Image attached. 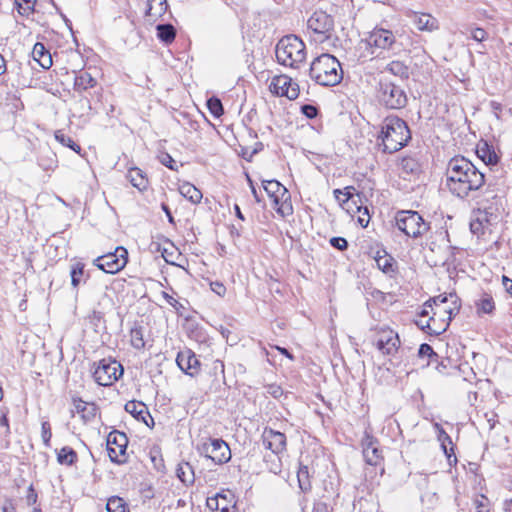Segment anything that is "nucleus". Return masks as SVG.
Returning a JSON list of instances; mask_svg holds the SVG:
<instances>
[{
    "instance_id": "f257e3e1",
    "label": "nucleus",
    "mask_w": 512,
    "mask_h": 512,
    "mask_svg": "<svg viewBox=\"0 0 512 512\" xmlns=\"http://www.w3.org/2000/svg\"><path fill=\"white\" fill-rule=\"evenodd\" d=\"M485 184L484 174L468 159L456 156L446 168V186L460 199H466Z\"/></svg>"
},
{
    "instance_id": "f03ea898",
    "label": "nucleus",
    "mask_w": 512,
    "mask_h": 512,
    "mask_svg": "<svg viewBox=\"0 0 512 512\" xmlns=\"http://www.w3.org/2000/svg\"><path fill=\"white\" fill-rule=\"evenodd\" d=\"M379 138L384 152L395 153L406 146L411 139V133L404 120L397 116H388L382 122Z\"/></svg>"
},
{
    "instance_id": "7ed1b4c3",
    "label": "nucleus",
    "mask_w": 512,
    "mask_h": 512,
    "mask_svg": "<svg viewBox=\"0 0 512 512\" xmlns=\"http://www.w3.org/2000/svg\"><path fill=\"white\" fill-rule=\"evenodd\" d=\"M309 74L312 80L322 86L337 85L343 78L340 62L328 53H323L312 61Z\"/></svg>"
},
{
    "instance_id": "20e7f679",
    "label": "nucleus",
    "mask_w": 512,
    "mask_h": 512,
    "mask_svg": "<svg viewBox=\"0 0 512 512\" xmlns=\"http://www.w3.org/2000/svg\"><path fill=\"white\" fill-rule=\"evenodd\" d=\"M275 54L279 64L298 68L306 59V47L296 35H287L277 43Z\"/></svg>"
},
{
    "instance_id": "39448f33",
    "label": "nucleus",
    "mask_w": 512,
    "mask_h": 512,
    "mask_svg": "<svg viewBox=\"0 0 512 512\" xmlns=\"http://www.w3.org/2000/svg\"><path fill=\"white\" fill-rule=\"evenodd\" d=\"M456 298L453 294L449 296L439 295L432 298L435 306V308H432V317H436V322L440 321L439 326L433 327L434 335L445 332L452 318L458 314L460 307Z\"/></svg>"
},
{
    "instance_id": "423d86ee",
    "label": "nucleus",
    "mask_w": 512,
    "mask_h": 512,
    "mask_svg": "<svg viewBox=\"0 0 512 512\" xmlns=\"http://www.w3.org/2000/svg\"><path fill=\"white\" fill-rule=\"evenodd\" d=\"M397 228L408 237L417 238L422 236L429 225L416 211H399L395 216Z\"/></svg>"
},
{
    "instance_id": "0eeeda50",
    "label": "nucleus",
    "mask_w": 512,
    "mask_h": 512,
    "mask_svg": "<svg viewBox=\"0 0 512 512\" xmlns=\"http://www.w3.org/2000/svg\"><path fill=\"white\" fill-rule=\"evenodd\" d=\"M263 187L268 196L272 199L274 208L281 216H289L293 213L290 203V194L286 187L277 180H263Z\"/></svg>"
},
{
    "instance_id": "6e6552de",
    "label": "nucleus",
    "mask_w": 512,
    "mask_h": 512,
    "mask_svg": "<svg viewBox=\"0 0 512 512\" xmlns=\"http://www.w3.org/2000/svg\"><path fill=\"white\" fill-rule=\"evenodd\" d=\"M395 42V36L390 30L376 29L372 31L368 38L362 39L358 43V50H364L360 57H367L374 54L373 47L380 49H389Z\"/></svg>"
},
{
    "instance_id": "1a4fd4ad",
    "label": "nucleus",
    "mask_w": 512,
    "mask_h": 512,
    "mask_svg": "<svg viewBox=\"0 0 512 512\" xmlns=\"http://www.w3.org/2000/svg\"><path fill=\"white\" fill-rule=\"evenodd\" d=\"M378 98L390 109H401L407 104V96L403 88L386 80H382L379 84Z\"/></svg>"
},
{
    "instance_id": "9d476101",
    "label": "nucleus",
    "mask_w": 512,
    "mask_h": 512,
    "mask_svg": "<svg viewBox=\"0 0 512 512\" xmlns=\"http://www.w3.org/2000/svg\"><path fill=\"white\" fill-rule=\"evenodd\" d=\"M308 29L314 34V40L324 42L331 38L334 30V19L324 11H315L307 21Z\"/></svg>"
},
{
    "instance_id": "9b49d317",
    "label": "nucleus",
    "mask_w": 512,
    "mask_h": 512,
    "mask_svg": "<svg viewBox=\"0 0 512 512\" xmlns=\"http://www.w3.org/2000/svg\"><path fill=\"white\" fill-rule=\"evenodd\" d=\"M127 262L128 252L124 247L119 246L114 252L97 257L93 264L105 273L116 274L126 266Z\"/></svg>"
},
{
    "instance_id": "f8f14e48",
    "label": "nucleus",
    "mask_w": 512,
    "mask_h": 512,
    "mask_svg": "<svg viewBox=\"0 0 512 512\" xmlns=\"http://www.w3.org/2000/svg\"><path fill=\"white\" fill-rule=\"evenodd\" d=\"M123 374L122 365L114 359H102L99 361L93 376L101 386H110Z\"/></svg>"
},
{
    "instance_id": "ddd939ff",
    "label": "nucleus",
    "mask_w": 512,
    "mask_h": 512,
    "mask_svg": "<svg viewBox=\"0 0 512 512\" xmlns=\"http://www.w3.org/2000/svg\"><path fill=\"white\" fill-rule=\"evenodd\" d=\"M128 438L125 433L114 430L106 439V447L110 460L117 464L126 462Z\"/></svg>"
},
{
    "instance_id": "4468645a",
    "label": "nucleus",
    "mask_w": 512,
    "mask_h": 512,
    "mask_svg": "<svg viewBox=\"0 0 512 512\" xmlns=\"http://www.w3.org/2000/svg\"><path fill=\"white\" fill-rule=\"evenodd\" d=\"M201 454L211 459L215 464H224L231 459L228 444L222 439H209L199 448Z\"/></svg>"
},
{
    "instance_id": "2eb2a0df",
    "label": "nucleus",
    "mask_w": 512,
    "mask_h": 512,
    "mask_svg": "<svg viewBox=\"0 0 512 512\" xmlns=\"http://www.w3.org/2000/svg\"><path fill=\"white\" fill-rule=\"evenodd\" d=\"M374 343L383 355L388 356H394L400 348L398 334L388 327H381L377 330Z\"/></svg>"
},
{
    "instance_id": "dca6fc26",
    "label": "nucleus",
    "mask_w": 512,
    "mask_h": 512,
    "mask_svg": "<svg viewBox=\"0 0 512 512\" xmlns=\"http://www.w3.org/2000/svg\"><path fill=\"white\" fill-rule=\"evenodd\" d=\"M269 91L276 96L294 100L299 95V85L287 75H277L271 79Z\"/></svg>"
},
{
    "instance_id": "f3484780",
    "label": "nucleus",
    "mask_w": 512,
    "mask_h": 512,
    "mask_svg": "<svg viewBox=\"0 0 512 512\" xmlns=\"http://www.w3.org/2000/svg\"><path fill=\"white\" fill-rule=\"evenodd\" d=\"M362 454L365 462L369 465L376 466L382 460L381 451L379 450L378 440L365 432L364 438L361 441Z\"/></svg>"
},
{
    "instance_id": "a211bd4d",
    "label": "nucleus",
    "mask_w": 512,
    "mask_h": 512,
    "mask_svg": "<svg viewBox=\"0 0 512 512\" xmlns=\"http://www.w3.org/2000/svg\"><path fill=\"white\" fill-rule=\"evenodd\" d=\"M263 445L266 449L275 454H280L286 450V436L284 433L266 427L262 433Z\"/></svg>"
},
{
    "instance_id": "6ab92c4d",
    "label": "nucleus",
    "mask_w": 512,
    "mask_h": 512,
    "mask_svg": "<svg viewBox=\"0 0 512 512\" xmlns=\"http://www.w3.org/2000/svg\"><path fill=\"white\" fill-rule=\"evenodd\" d=\"M176 362L179 368L187 375L194 376L199 372L200 361L191 350L179 352Z\"/></svg>"
},
{
    "instance_id": "aec40b11",
    "label": "nucleus",
    "mask_w": 512,
    "mask_h": 512,
    "mask_svg": "<svg viewBox=\"0 0 512 512\" xmlns=\"http://www.w3.org/2000/svg\"><path fill=\"white\" fill-rule=\"evenodd\" d=\"M207 506L212 510L230 512L231 508H235L234 495L230 491L218 493L207 499Z\"/></svg>"
},
{
    "instance_id": "412c9836",
    "label": "nucleus",
    "mask_w": 512,
    "mask_h": 512,
    "mask_svg": "<svg viewBox=\"0 0 512 512\" xmlns=\"http://www.w3.org/2000/svg\"><path fill=\"white\" fill-rule=\"evenodd\" d=\"M413 24L420 31L433 32L439 29L438 20L428 13L413 12L411 14Z\"/></svg>"
},
{
    "instance_id": "4be33fe9",
    "label": "nucleus",
    "mask_w": 512,
    "mask_h": 512,
    "mask_svg": "<svg viewBox=\"0 0 512 512\" xmlns=\"http://www.w3.org/2000/svg\"><path fill=\"white\" fill-rule=\"evenodd\" d=\"M125 411L131 414L134 418L139 421H142L147 426H150L149 420L152 425L154 424L153 418L151 417L147 406L140 401H128L125 404Z\"/></svg>"
},
{
    "instance_id": "5701e85b",
    "label": "nucleus",
    "mask_w": 512,
    "mask_h": 512,
    "mask_svg": "<svg viewBox=\"0 0 512 512\" xmlns=\"http://www.w3.org/2000/svg\"><path fill=\"white\" fill-rule=\"evenodd\" d=\"M73 405L76 413H78L84 422H89L95 418L97 407L94 403L85 402L82 399H73Z\"/></svg>"
},
{
    "instance_id": "b1692460",
    "label": "nucleus",
    "mask_w": 512,
    "mask_h": 512,
    "mask_svg": "<svg viewBox=\"0 0 512 512\" xmlns=\"http://www.w3.org/2000/svg\"><path fill=\"white\" fill-rule=\"evenodd\" d=\"M127 179L132 186L137 188L140 192H143L148 188V178L138 167H132L128 170Z\"/></svg>"
},
{
    "instance_id": "393cba45",
    "label": "nucleus",
    "mask_w": 512,
    "mask_h": 512,
    "mask_svg": "<svg viewBox=\"0 0 512 512\" xmlns=\"http://www.w3.org/2000/svg\"><path fill=\"white\" fill-rule=\"evenodd\" d=\"M32 56L42 68L49 69L52 66L51 54L45 48L44 44L37 42L33 47Z\"/></svg>"
},
{
    "instance_id": "a878e982",
    "label": "nucleus",
    "mask_w": 512,
    "mask_h": 512,
    "mask_svg": "<svg viewBox=\"0 0 512 512\" xmlns=\"http://www.w3.org/2000/svg\"><path fill=\"white\" fill-rule=\"evenodd\" d=\"M176 476L186 486L193 485L195 482L194 469L189 462H181L178 464Z\"/></svg>"
},
{
    "instance_id": "bb28decb",
    "label": "nucleus",
    "mask_w": 512,
    "mask_h": 512,
    "mask_svg": "<svg viewBox=\"0 0 512 512\" xmlns=\"http://www.w3.org/2000/svg\"><path fill=\"white\" fill-rule=\"evenodd\" d=\"M179 193L193 204L200 203L203 197L202 192L189 182L179 185Z\"/></svg>"
},
{
    "instance_id": "cd10ccee",
    "label": "nucleus",
    "mask_w": 512,
    "mask_h": 512,
    "mask_svg": "<svg viewBox=\"0 0 512 512\" xmlns=\"http://www.w3.org/2000/svg\"><path fill=\"white\" fill-rule=\"evenodd\" d=\"M97 81L91 76L90 73L83 71L75 77L74 88L78 92L86 91L89 88L95 87Z\"/></svg>"
},
{
    "instance_id": "c85d7f7f",
    "label": "nucleus",
    "mask_w": 512,
    "mask_h": 512,
    "mask_svg": "<svg viewBox=\"0 0 512 512\" xmlns=\"http://www.w3.org/2000/svg\"><path fill=\"white\" fill-rule=\"evenodd\" d=\"M157 37L165 44H170L176 37V29L172 24H158L156 26Z\"/></svg>"
},
{
    "instance_id": "c756f323",
    "label": "nucleus",
    "mask_w": 512,
    "mask_h": 512,
    "mask_svg": "<svg viewBox=\"0 0 512 512\" xmlns=\"http://www.w3.org/2000/svg\"><path fill=\"white\" fill-rule=\"evenodd\" d=\"M168 8L166 0H147V11L146 14L157 18L161 17Z\"/></svg>"
},
{
    "instance_id": "7c9ffc66",
    "label": "nucleus",
    "mask_w": 512,
    "mask_h": 512,
    "mask_svg": "<svg viewBox=\"0 0 512 512\" xmlns=\"http://www.w3.org/2000/svg\"><path fill=\"white\" fill-rule=\"evenodd\" d=\"M78 460L77 453L71 447L65 446L57 452V461L61 465L71 466Z\"/></svg>"
},
{
    "instance_id": "2f4dec72",
    "label": "nucleus",
    "mask_w": 512,
    "mask_h": 512,
    "mask_svg": "<svg viewBox=\"0 0 512 512\" xmlns=\"http://www.w3.org/2000/svg\"><path fill=\"white\" fill-rule=\"evenodd\" d=\"M478 156L483 160V162L487 165H495L499 161V157L496 152L491 149L487 143H484L482 147L477 149Z\"/></svg>"
},
{
    "instance_id": "473e14b6",
    "label": "nucleus",
    "mask_w": 512,
    "mask_h": 512,
    "mask_svg": "<svg viewBox=\"0 0 512 512\" xmlns=\"http://www.w3.org/2000/svg\"><path fill=\"white\" fill-rule=\"evenodd\" d=\"M386 71L401 79L409 77V68L401 61H392L386 66Z\"/></svg>"
},
{
    "instance_id": "72a5a7b5",
    "label": "nucleus",
    "mask_w": 512,
    "mask_h": 512,
    "mask_svg": "<svg viewBox=\"0 0 512 512\" xmlns=\"http://www.w3.org/2000/svg\"><path fill=\"white\" fill-rule=\"evenodd\" d=\"M375 262L380 270H382L386 274H390L394 272V259L388 255L385 251L383 255H377L375 257Z\"/></svg>"
},
{
    "instance_id": "f704fd0d",
    "label": "nucleus",
    "mask_w": 512,
    "mask_h": 512,
    "mask_svg": "<svg viewBox=\"0 0 512 512\" xmlns=\"http://www.w3.org/2000/svg\"><path fill=\"white\" fill-rule=\"evenodd\" d=\"M334 196L339 205L349 213V200L352 198L351 187L347 186L344 189H335Z\"/></svg>"
},
{
    "instance_id": "c9c22d12",
    "label": "nucleus",
    "mask_w": 512,
    "mask_h": 512,
    "mask_svg": "<svg viewBox=\"0 0 512 512\" xmlns=\"http://www.w3.org/2000/svg\"><path fill=\"white\" fill-rule=\"evenodd\" d=\"M106 509L108 512H129L125 501L117 496L108 499Z\"/></svg>"
},
{
    "instance_id": "e433bc0d",
    "label": "nucleus",
    "mask_w": 512,
    "mask_h": 512,
    "mask_svg": "<svg viewBox=\"0 0 512 512\" xmlns=\"http://www.w3.org/2000/svg\"><path fill=\"white\" fill-rule=\"evenodd\" d=\"M130 342L135 349H143L145 347L144 332L142 327L132 328L130 331Z\"/></svg>"
},
{
    "instance_id": "4c0bfd02",
    "label": "nucleus",
    "mask_w": 512,
    "mask_h": 512,
    "mask_svg": "<svg viewBox=\"0 0 512 512\" xmlns=\"http://www.w3.org/2000/svg\"><path fill=\"white\" fill-rule=\"evenodd\" d=\"M476 305L479 312L487 314L491 313L495 308L492 296L486 293L481 296Z\"/></svg>"
},
{
    "instance_id": "58836bf2",
    "label": "nucleus",
    "mask_w": 512,
    "mask_h": 512,
    "mask_svg": "<svg viewBox=\"0 0 512 512\" xmlns=\"http://www.w3.org/2000/svg\"><path fill=\"white\" fill-rule=\"evenodd\" d=\"M401 169L407 174H415L420 171V164L413 157H404L400 163Z\"/></svg>"
},
{
    "instance_id": "ea45409f",
    "label": "nucleus",
    "mask_w": 512,
    "mask_h": 512,
    "mask_svg": "<svg viewBox=\"0 0 512 512\" xmlns=\"http://www.w3.org/2000/svg\"><path fill=\"white\" fill-rule=\"evenodd\" d=\"M37 0H15V5L19 14L28 16L34 11Z\"/></svg>"
},
{
    "instance_id": "a19ab883",
    "label": "nucleus",
    "mask_w": 512,
    "mask_h": 512,
    "mask_svg": "<svg viewBox=\"0 0 512 512\" xmlns=\"http://www.w3.org/2000/svg\"><path fill=\"white\" fill-rule=\"evenodd\" d=\"M207 108L214 117H220L224 113L222 102L217 97H211L207 100Z\"/></svg>"
},
{
    "instance_id": "79ce46f5",
    "label": "nucleus",
    "mask_w": 512,
    "mask_h": 512,
    "mask_svg": "<svg viewBox=\"0 0 512 512\" xmlns=\"http://www.w3.org/2000/svg\"><path fill=\"white\" fill-rule=\"evenodd\" d=\"M297 478L299 482V487L303 492H307L311 489V483L309 481V475H308V467L302 466L300 467Z\"/></svg>"
},
{
    "instance_id": "37998d69",
    "label": "nucleus",
    "mask_w": 512,
    "mask_h": 512,
    "mask_svg": "<svg viewBox=\"0 0 512 512\" xmlns=\"http://www.w3.org/2000/svg\"><path fill=\"white\" fill-rule=\"evenodd\" d=\"M434 427L437 431V439L441 443V446L445 452V454L450 457V454L447 451V443L452 444V440L450 436L445 432V430L442 428V426L439 423H435Z\"/></svg>"
},
{
    "instance_id": "c03bdc74",
    "label": "nucleus",
    "mask_w": 512,
    "mask_h": 512,
    "mask_svg": "<svg viewBox=\"0 0 512 512\" xmlns=\"http://www.w3.org/2000/svg\"><path fill=\"white\" fill-rule=\"evenodd\" d=\"M55 139L61 143L62 145L66 146V147H69L70 149H72L73 151H75L76 153H80L81 151V147L80 145H78L77 143H75L71 137L65 135L64 133H62L61 131H57L55 133Z\"/></svg>"
},
{
    "instance_id": "a18cd8bd",
    "label": "nucleus",
    "mask_w": 512,
    "mask_h": 512,
    "mask_svg": "<svg viewBox=\"0 0 512 512\" xmlns=\"http://www.w3.org/2000/svg\"><path fill=\"white\" fill-rule=\"evenodd\" d=\"M84 274V264L81 262H77L71 268L70 276H71V284L74 288H76L80 281L81 277Z\"/></svg>"
},
{
    "instance_id": "49530a36",
    "label": "nucleus",
    "mask_w": 512,
    "mask_h": 512,
    "mask_svg": "<svg viewBox=\"0 0 512 512\" xmlns=\"http://www.w3.org/2000/svg\"><path fill=\"white\" fill-rule=\"evenodd\" d=\"M417 326H419L422 330L427 331L429 334L434 335L433 327H435L436 324V317L430 316L428 319L421 318L419 316V319L416 320Z\"/></svg>"
},
{
    "instance_id": "de8ad7c7",
    "label": "nucleus",
    "mask_w": 512,
    "mask_h": 512,
    "mask_svg": "<svg viewBox=\"0 0 512 512\" xmlns=\"http://www.w3.org/2000/svg\"><path fill=\"white\" fill-rule=\"evenodd\" d=\"M358 219L357 222L363 228L367 227L370 221V214L368 207L358 206L357 207Z\"/></svg>"
},
{
    "instance_id": "09e8293b",
    "label": "nucleus",
    "mask_w": 512,
    "mask_h": 512,
    "mask_svg": "<svg viewBox=\"0 0 512 512\" xmlns=\"http://www.w3.org/2000/svg\"><path fill=\"white\" fill-rule=\"evenodd\" d=\"M475 509L477 512H489V500L484 495L478 496L474 500Z\"/></svg>"
},
{
    "instance_id": "8fccbe9b",
    "label": "nucleus",
    "mask_w": 512,
    "mask_h": 512,
    "mask_svg": "<svg viewBox=\"0 0 512 512\" xmlns=\"http://www.w3.org/2000/svg\"><path fill=\"white\" fill-rule=\"evenodd\" d=\"M41 437L46 447H50V440L52 437L51 426L49 422L45 421L41 425Z\"/></svg>"
},
{
    "instance_id": "3c124183",
    "label": "nucleus",
    "mask_w": 512,
    "mask_h": 512,
    "mask_svg": "<svg viewBox=\"0 0 512 512\" xmlns=\"http://www.w3.org/2000/svg\"><path fill=\"white\" fill-rule=\"evenodd\" d=\"M57 160L55 159V156H41L39 158V165L44 169V170H52L54 169L57 165Z\"/></svg>"
},
{
    "instance_id": "603ef678",
    "label": "nucleus",
    "mask_w": 512,
    "mask_h": 512,
    "mask_svg": "<svg viewBox=\"0 0 512 512\" xmlns=\"http://www.w3.org/2000/svg\"><path fill=\"white\" fill-rule=\"evenodd\" d=\"M330 244L338 249V250H344L348 248V241L345 238L342 237H333L330 239Z\"/></svg>"
},
{
    "instance_id": "864d4df0",
    "label": "nucleus",
    "mask_w": 512,
    "mask_h": 512,
    "mask_svg": "<svg viewBox=\"0 0 512 512\" xmlns=\"http://www.w3.org/2000/svg\"><path fill=\"white\" fill-rule=\"evenodd\" d=\"M302 113L309 119H313L318 114V109L310 104H305L301 107Z\"/></svg>"
},
{
    "instance_id": "5fc2aeb1",
    "label": "nucleus",
    "mask_w": 512,
    "mask_h": 512,
    "mask_svg": "<svg viewBox=\"0 0 512 512\" xmlns=\"http://www.w3.org/2000/svg\"><path fill=\"white\" fill-rule=\"evenodd\" d=\"M418 353H419L420 357L427 356V357L431 358V357L436 356V353L434 352L433 348L429 344H426V343L420 345Z\"/></svg>"
},
{
    "instance_id": "6e6d98bb",
    "label": "nucleus",
    "mask_w": 512,
    "mask_h": 512,
    "mask_svg": "<svg viewBox=\"0 0 512 512\" xmlns=\"http://www.w3.org/2000/svg\"><path fill=\"white\" fill-rule=\"evenodd\" d=\"M160 162L167 168L176 170V167L174 166L175 160L168 153H164L160 156Z\"/></svg>"
},
{
    "instance_id": "4d7b16f0",
    "label": "nucleus",
    "mask_w": 512,
    "mask_h": 512,
    "mask_svg": "<svg viewBox=\"0 0 512 512\" xmlns=\"http://www.w3.org/2000/svg\"><path fill=\"white\" fill-rule=\"evenodd\" d=\"M432 308H435L432 298L429 299L425 304L423 310L420 312L419 316L421 318H426L432 316Z\"/></svg>"
},
{
    "instance_id": "13d9d810",
    "label": "nucleus",
    "mask_w": 512,
    "mask_h": 512,
    "mask_svg": "<svg viewBox=\"0 0 512 512\" xmlns=\"http://www.w3.org/2000/svg\"><path fill=\"white\" fill-rule=\"evenodd\" d=\"M486 31L482 28H475L471 31V37L475 41L481 42L486 38Z\"/></svg>"
},
{
    "instance_id": "bf43d9fd",
    "label": "nucleus",
    "mask_w": 512,
    "mask_h": 512,
    "mask_svg": "<svg viewBox=\"0 0 512 512\" xmlns=\"http://www.w3.org/2000/svg\"><path fill=\"white\" fill-rule=\"evenodd\" d=\"M211 290L219 296H223L226 293V287L221 282H211Z\"/></svg>"
},
{
    "instance_id": "052dcab7",
    "label": "nucleus",
    "mask_w": 512,
    "mask_h": 512,
    "mask_svg": "<svg viewBox=\"0 0 512 512\" xmlns=\"http://www.w3.org/2000/svg\"><path fill=\"white\" fill-rule=\"evenodd\" d=\"M484 228L485 226L482 225V222L476 219L472 220L470 223V229L474 234L483 233Z\"/></svg>"
},
{
    "instance_id": "680f3d73",
    "label": "nucleus",
    "mask_w": 512,
    "mask_h": 512,
    "mask_svg": "<svg viewBox=\"0 0 512 512\" xmlns=\"http://www.w3.org/2000/svg\"><path fill=\"white\" fill-rule=\"evenodd\" d=\"M26 502L28 505H34L37 502V494L31 485L28 489V493L26 496Z\"/></svg>"
},
{
    "instance_id": "e2e57ef3",
    "label": "nucleus",
    "mask_w": 512,
    "mask_h": 512,
    "mask_svg": "<svg viewBox=\"0 0 512 512\" xmlns=\"http://www.w3.org/2000/svg\"><path fill=\"white\" fill-rule=\"evenodd\" d=\"M490 106H491V109L493 110V112L495 113V116L497 118H500V112L502 111V105L496 101H492L490 103Z\"/></svg>"
},
{
    "instance_id": "0e129e2a",
    "label": "nucleus",
    "mask_w": 512,
    "mask_h": 512,
    "mask_svg": "<svg viewBox=\"0 0 512 512\" xmlns=\"http://www.w3.org/2000/svg\"><path fill=\"white\" fill-rule=\"evenodd\" d=\"M502 282L506 291L512 296V280L509 279L507 276H503Z\"/></svg>"
},
{
    "instance_id": "69168bd1",
    "label": "nucleus",
    "mask_w": 512,
    "mask_h": 512,
    "mask_svg": "<svg viewBox=\"0 0 512 512\" xmlns=\"http://www.w3.org/2000/svg\"><path fill=\"white\" fill-rule=\"evenodd\" d=\"M477 221L482 222L483 226H486L488 223V217L486 212L479 211L477 217L475 218Z\"/></svg>"
},
{
    "instance_id": "338daca9",
    "label": "nucleus",
    "mask_w": 512,
    "mask_h": 512,
    "mask_svg": "<svg viewBox=\"0 0 512 512\" xmlns=\"http://www.w3.org/2000/svg\"><path fill=\"white\" fill-rule=\"evenodd\" d=\"M15 507L11 501H6V503L2 506V512H14Z\"/></svg>"
},
{
    "instance_id": "774afa93",
    "label": "nucleus",
    "mask_w": 512,
    "mask_h": 512,
    "mask_svg": "<svg viewBox=\"0 0 512 512\" xmlns=\"http://www.w3.org/2000/svg\"><path fill=\"white\" fill-rule=\"evenodd\" d=\"M503 512H512V499L503 502Z\"/></svg>"
}]
</instances>
